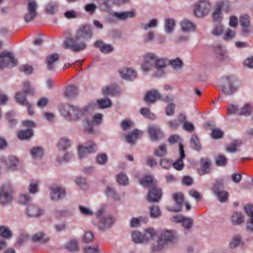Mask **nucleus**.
Listing matches in <instances>:
<instances>
[{"label":"nucleus","instance_id":"nucleus-42","mask_svg":"<svg viewBox=\"0 0 253 253\" xmlns=\"http://www.w3.org/2000/svg\"><path fill=\"white\" fill-rule=\"evenodd\" d=\"M33 130L31 129H27L25 130L20 131L18 133V136L20 139H28L33 135Z\"/></svg>","mask_w":253,"mask_h":253},{"label":"nucleus","instance_id":"nucleus-60","mask_svg":"<svg viewBox=\"0 0 253 253\" xmlns=\"http://www.w3.org/2000/svg\"><path fill=\"white\" fill-rule=\"evenodd\" d=\"M96 161L98 164L105 165L107 162V156L104 153L99 154L96 158Z\"/></svg>","mask_w":253,"mask_h":253},{"label":"nucleus","instance_id":"nucleus-59","mask_svg":"<svg viewBox=\"0 0 253 253\" xmlns=\"http://www.w3.org/2000/svg\"><path fill=\"white\" fill-rule=\"evenodd\" d=\"M223 31V27L222 25L218 23L214 26L211 33L214 36H219L222 33Z\"/></svg>","mask_w":253,"mask_h":253},{"label":"nucleus","instance_id":"nucleus-64","mask_svg":"<svg viewBox=\"0 0 253 253\" xmlns=\"http://www.w3.org/2000/svg\"><path fill=\"white\" fill-rule=\"evenodd\" d=\"M181 223L183 227L186 229H189L192 227L193 224V220L190 218L184 217Z\"/></svg>","mask_w":253,"mask_h":253},{"label":"nucleus","instance_id":"nucleus-45","mask_svg":"<svg viewBox=\"0 0 253 253\" xmlns=\"http://www.w3.org/2000/svg\"><path fill=\"white\" fill-rule=\"evenodd\" d=\"M102 92L105 95H115L118 92V87L114 85L106 86L102 89Z\"/></svg>","mask_w":253,"mask_h":253},{"label":"nucleus","instance_id":"nucleus-7","mask_svg":"<svg viewBox=\"0 0 253 253\" xmlns=\"http://www.w3.org/2000/svg\"><path fill=\"white\" fill-rule=\"evenodd\" d=\"M93 35V30L90 25H82L78 27L76 31V39L78 42H81V39L84 40L91 39Z\"/></svg>","mask_w":253,"mask_h":253},{"label":"nucleus","instance_id":"nucleus-33","mask_svg":"<svg viewBox=\"0 0 253 253\" xmlns=\"http://www.w3.org/2000/svg\"><path fill=\"white\" fill-rule=\"evenodd\" d=\"M180 25L182 31L185 32L194 31L196 27L193 23L186 19L182 20Z\"/></svg>","mask_w":253,"mask_h":253},{"label":"nucleus","instance_id":"nucleus-24","mask_svg":"<svg viewBox=\"0 0 253 253\" xmlns=\"http://www.w3.org/2000/svg\"><path fill=\"white\" fill-rule=\"evenodd\" d=\"M95 47L98 48L100 51L103 53H109L113 51V46L109 44H105L103 41L98 40L94 43Z\"/></svg>","mask_w":253,"mask_h":253},{"label":"nucleus","instance_id":"nucleus-28","mask_svg":"<svg viewBox=\"0 0 253 253\" xmlns=\"http://www.w3.org/2000/svg\"><path fill=\"white\" fill-rule=\"evenodd\" d=\"M143 132L138 130L135 129L133 130L131 132L129 133L126 136V141L129 144H134L135 143V141L142 135Z\"/></svg>","mask_w":253,"mask_h":253},{"label":"nucleus","instance_id":"nucleus-38","mask_svg":"<svg viewBox=\"0 0 253 253\" xmlns=\"http://www.w3.org/2000/svg\"><path fill=\"white\" fill-rule=\"evenodd\" d=\"M78 94V89L74 85H70L66 87L65 96L68 98H73Z\"/></svg>","mask_w":253,"mask_h":253},{"label":"nucleus","instance_id":"nucleus-63","mask_svg":"<svg viewBox=\"0 0 253 253\" xmlns=\"http://www.w3.org/2000/svg\"><path fill=\"white\" fill-rule=\"evenodd\" d=\"M241 242V237L239 235L235 236L230 243V247L234 249L238 246Z\"/></svg>","mask_w":253,"mask_h":253},{"label":"nucleus","instance_id":"nucleus-18","mask_svg":"<svg viewBox=\"0 0 253 253\" xmlns=\"http://www.w3.org/2000/svg\"><path fill=\"white\" fill-rule=\"evenodd\" d=\"M201 168L198 170V173L200 175L208 174L211 171V161L207 158H203L200 160Z\"/></svg>","mask_w":253,"mask_h":253},{"label":"nucleus","instance_id":"nucleus-13","mask_svg":"<svg viewBox=\"0 0 253 253\" xmlns=\"http://www.w3.org/2000/svg\"><path fill=\"white\" fill-rule=\"evenodd\" d=\"M144 62L141 65V68L144 72H147L154 67L156 55L153 53H147L143 56Z\"/></svg>","mask_w":253,"mask_h":253},{"label":"nucleus","instance_id":"nucleus-25","mask_svg":"<svg viewBox=\"0 0 253 253\" xmlns=\"http://www.w3.org/2000/svg\"><path fill=\"white\" fill-rule=\"evenodd\" d=\"M26 213L30 217H38L43 214V210L38 206L31 205L27 207Z\"/></svg>","mask_w":253,"mask_h":253},{"label":"nucleus","instance_id":"nucleus-14","mask_svg":"<svg viewBox=\"0 0 253 253\" xmlns=\"http://www.w3.org/2000/svg\"><path fill=\"white\" fill-rule=\"evenodd\" d=\"M50 199L54 201H58L64 198L66 195L64 189L57 186H52L49 188Z\"/></svg>","mask_w":253,"mask_h":253},{"label":"nucleus","instance_id":"nucleus-5","mask_svg":"<svg viewBox=\"0 0 253 253\" xmlns=\"http://www.w3.org/2000/svg\"><path fill=\"white\" fill-rule=\"evenodd\" d=\"M38 4L36 0H27L26 4V12L24 16L26 22L33 21L37 16Z\"/></svg>","mask_w":253,"mask_h":253},{"label":"nucleus","instance_id":"nucleus-41","mask_svg":"<svg viewBox=\"0 0 253 253\" xmlns=\"http://www.w3.org/2000/svg\"><path fill=\"white\" fill-rule=\"evenodd\" d=\"M156 235L155 230L152 228H148L145 231V233L143 234L144 243L147 242L150 240L153 239Z\"/></svg>","mask_w":253,"mask_h":253},{"label":"nucleus","instance_id":"nucleus-22","mask_svg":"<svg viewBox=\"0 0 253 253\" xmlns=\"http://www.w3.org/2000/svg\"><path fill=\"white\" fill-rule=\"evenodd\" d=\"M0 162L5 165L6 168L9 169H14L18 163V159L14 156H9L8 158L1 157Z\"/></svg>","mask_w":253,"mask_h":253},{"label":"nucleus","instance_id":"nucleus-27","mask_svg":"<svg viewBox=\"0 0 253 253\" xmlns=\"http://www.w3.org/2000/svg\"><path fill=\"white\" fill-rule=\"evenodd\" d=\"M246 213L250 216V220L247 223L248 230L253 231V205H247L244 207Z\"/></svg>","mask_w":253,"mask_h":253},{"label":"nucleus","instance_id":"nucleus-49","mask_svg":"<svg viewBox=\"0 0 253 253\" xmlns=\"http://www.w3.org/2000/svg\"><path fill=\"white\" fill-rule=\"evenodd\" d=\"M215 164L217 166H225L227 162V158L222 154H219L215 159Z\"/></svg>","mask_w":253,"mask_h":253},{"label":"nucleus","instance_id":"nucleus-40","mask_svg":"<svg viewBox=\"0 0 253 253\" xmlns=\"http://www.w3.org/2000/svg\"><path fill=\"white\" fill-rule=\"evenodd\" d=\"M71 146L70 140L66 137L61 138L58 143L59 150L65 151Z\"/></svg>","mask_w":253,"mask_h":253},{"label":"nucleus","instance_id":"nucleus-23","mask_svg":"<svg viewBox=\"0 0 253 253\" xmlns=\"http://www.w3.org/2000/svg\"><path fill=\"white\" fill-rule=\"evenodd\" d=\"M161 95L156 89H152L148 91L145 96L144 101L147 104L154 103L157 99H160Z\"/></svg>","mask_w":253,"mask_h":253},{"label":"nucleus","instance_id":"nucleus-15","mask_svg":"<svg viewBox=\"0 0 253 253\" xmlns=\"http://www.w3.org/2000/svg\"><path fill=\"white\" fill-rule=\"evenodd\" d=\"M169 63V60L165 58H157L155 61L154 67L157 70L155 73V76L156 77H161L164 74V69H165Z\"/></svg>","mask_w":253,"mask_h":253},{"label":"nucleus","instance_id":"nucleus-53","mask_svg":"<svg viewBox=\"0 0 253 253\" xmlns=\"http://www.w3.org/2000/svg\"><path fill=\"white\" fill-rule=\"evenodd\" d=\"M141 184L146 187L148 186H156L154 182L153 178L151 176H146L144 178L142 179L140 181Z\"/></svg>","mask_w":253,"mask_h":253},{"label":"nucleus","instance_id":"nucleus-11","mask_svg":"<svg viewBox=\"0 0 253 253\" xmlns=\"http://www.w3.org/2000/svg\"><path fill=\"white\" fill-rule=\"evenodd\" d=\"M95 144L91 141L86 142L85 146L79 145L78 147V155L80 159L85 157L87 154L94 153L96 151Z\"/></svg>","mask_w":253,"mask_h":253},{"label":"nucleus","instance_id":"nucleus-9","mask_svg":"<svg viewBox=\"0 0 253 253\" xmlns=\"http://www.w3.org/2000/svg\"><path fill=\"white\" fill-rule=\"evenodd\" d=\"M103 212V210H99L97 213L96 217L99 219L98 223V228L101 230H104L110 228L114 223V219L110 216H103L101 217V214Z\"/></svg>","mask_w":253,"mask_h":253},{"label":"nucleus","instance_id":"nucleus-52","mask_svg":"<svg viewBox=\"0 0 253 253\" xmlns=\"http://www.w3.org/2000/svg\"><path fill=\"white\" fill-rule=\"evenodd\" d=\"M12 235L11 232L7 227L0 226V236L4 238L9 239L11 237Z\"/></svg>","mask_w":253,"mask_h":253},{"label":"nucleus","instance_id":"nucleus-12","mask_svg":"<svg viewBox=\"0 0 253 253\" xmlns=\"http://www.w3.org/2000/svg\"><path fill=\"white\" fill-rule=\"evenodd\" d=\"M234 80L232 77H225L222 80L221 90L226 95H231L236 90L233 85Z\"/></svg>","mask_w":253,"mask_h":253},{"label":"nucleus","instance_id":"nucleus-31","mask_svg":"<svg viewBox=\"0 0 253 253\" xmlns=\"http://www.w3.org/2000/svg\"><path fill=\"white\" fill-rule=\"evenodd\" d=\"M59 56L57 53L51 54L46 57V63L48 70H52L54 69V63L58 60Z\"/></svg>","mask_w":253,"mask_h":253},{"label":"nucleus","instance_id":"nucleus-19","mask_svg":"<svg viewBox=\"0 0 253 253\" xmlns=\"http://www.w3.org/2000/svg\"><path fill=\"white\" fill-rule=\"evenodd\" d=\"M173 199L176 203V207H168L167 210L169 211L174 212L180 211L183 201V195L181 193H175L173 195Z\"/></svg>","mask_w":253,"mask_h":253},{"label":"nucleus","instance_id":"nucleus-61","mask_svg":"<svg viewBox=\"0 0 253 253\" xmlns=\"http://www.w3.org/2000/svg\"><path fill=\"white\" fill-rule=\"evenodd\" d=\"M158 21L156 19H153L148 24H142L141 25V27L145 30H147L149 28H152L156 27L157 26Z\"/></svg>","mask_w":253,"mask_h":253},{"label":"nucleus","instance_id":"nucleus-55","mask_svg":"<svg viewBox=\"0 0 253 253\" xmlns=\"http://www.w3.org/2000/svg\"><path fill=\"white\" fill-rule=\"evenodd\" d=\"M97 103L99 108L101 109L108 108L111 105V100L109 99H98Z\"/></svg>","mask_w":253,"mask_h":253},{"label":"nucleus","instance_id":"nucleus-62","mask_svg":"<svg viewBox=\"0 0 253 253\" xmlns=\"http://www.w3.org/2000/svg\"><path fill=\"white\" fill-rule=\"evenodd\" d=\"M84 132L89 134L93 133V123L92 121L88 120L86 121V124L84 125Z\"/></svg>","mask_w":253,"mask_h":253},{"label":"nucleus","instance_id":"nucleus-47","mask_svg":"<svg viewBox=\"0 0 253 253\" xmlns=\"http://www.w3.org/2000/svg\"><path fill=\"white\" fill-rule=\"evenodd\" d=\"M150 215L152 218H156L159 217L161 215L160 208L157 206H153L150 207Z\"/></svg>","mask_w":253,"mask_h":253},{"label":"nucleus","instance_id":"nucleus-37","mask_svg":"<svg viewBox=\"0 0 253 253\" xmlns=\"http://www.w3.org/2000/svg\"><path fill=\"white\" fill-rule=\"evenodd\" d=\"M32 240L34 242H40L41 244H45L48 242L49 239L46 237L42 233L39 232L34 234L32 236Z\"/></svg>","mask_w":253,"mask_h":253},{"label":"nucleus","instance_id":"nucleus-43","mask_svg":"<svg viewBox=\"0 0 253 253\" xmlns=\"http://www.w3.org/2000/svg\"><path fill=\"white\" fill-rule=\"evenodd\" d=\"M66 248L69 251L75 252L79 250V245L76 239L70 240L66 245Z\"/></svg>","mask_w":253,"mask_h":253},{"label":"nucleus","instance_id":"nucleus-50","mask_svg":"<svg viewBox=\"0 0 253 253\" xmlns=\"http://www.w3.org/2000/svg\"><path fill=\"white\" fill-rule=\"evenodd\" d=\"M167 153L166 146L165 144L161 145L158 149L154 151V155L158 157H164Z\"/></svg>","mask_w":253,"mask_h":253},{"label":"nucleus","instance_id":"nucleus-34","mask_svg":"<svg viewBox=\"0 0 253 253\" xmlns=\"http://www.w3.org/2000/svg\"><path fill=\"white\" fill-rule=\"evenodd\" d=\"M223 6L222 2H218L216 5V7L212 14V18L214 21L219 22L222 18L221 8Z\"/></svg>","mask_w":253,"mask_h":253},{"label":"nucleus","instance_id":"nucleus-16","mask_svg":"<svg viewBox=\"0 0 253 253\" xmlns=\"http://www.w3.org/2000/svg\"><path fill=\"white\" fill-rule=\"evenodd\" d=\"M162 190L156 186H153L150 189L147 195V200L149 202H158L162 196Z\"/></svg>","mask_w":253,"mask_h":253},{"label":"nucleus","instance_id":"nucleus-1","mask_svg":"<svg viewBox=\"0 0 253 253\" xmlns=\"http://www.w3.org/2000/svg\"><path fill=\"white\" fill-rule=\"evenodd\" d=\"M60 112L63 117L67 120L73 122L78 121L88 110V107L84 106L80 108L77 106L65 104L60 108Z\"/></svg>","mask_w":253,"mask_h":253},{"label":"nucleus","instance_id":"nucleus-10","mask_svg":"<svg viewBox=\"0 0 253 253\" xmlns=\"http://www.w3.org/2000/svg\"><path fill=\"white\" fill-rule=\"evenodd\" d=\"M17 64V60L14 58L13 55L8 52L0 53V69H2L9 64L12 67Z\"/></svg>","mask_w":253,"mask_h":253},{"label":"nucleus","instance_id":"nucleus-57","mask_svg":"<svg viewBox=\"0 0 253 253\" xmlns=\"http://www.w3.org/2000/svg\"><path fill=\"white\" fill-rule=\"evenodd\" d=\"M117 181L120 184L126 185L128 183V178L126 174L121 172L117 175Z\"/></svg>","mask_w":253,"mask_h":253},{"label":"nucleus","instance_id":"nucleus-26","mask_svg":"<svg viewBox=\"0 0 253 253\" xmlns=\"http://www.w3.org/2000/svg\"><path fill=\"white\" fill-rule=\"evenodd\" d=\"M213 51L216 58L219 60H223L228 57L226 51L219 44H216L213 46Z\"/></svg>","mask_w":253,"mask_h":253},{"label":"nucleus","instance_id":"nucleus-29","mask_svg":"<svg viewBox=\"0 0 253 253\" xmlns=\"http://www.w3.org/2000/svg\"><path fill=\"white\" fill-rule=\"evenodd\" d=\"M113 15L120 20H126L129 18H132L135 16V13L133 11L123 12H115Z\"/></svg>","mask_w":253,"mask_h":253},{"label":"nucleus","instance_id":"nucleus-8","mask_svg":"<svg viewBox=\"0 0 253 253\" xmlns=\"http://www.w3.org/2000/svg\"><path fill=\"white\" fill-rule=\"evenodd\" d=\"M211 4L206 0H200L195 4L194 9L195 15L199 18L207 15L210 10Z\"/></svg>","mask_w":253,"mask_h":253},{"label":"nucleus","instance_id":"nucleus-54","mask_svg":"<svg viewBox=\"0 0 253 253\" xmlns=\"http://www.w3.org/2000/svg\"><path fill=\"white\" fill-rule=\"evenodd\" d=\"M141 184L146 187L148 186H156L154 182L153 178L151 176H146L144 178L142 179L140 181Z\"/></svg>","mask_w":253,"mask_h":253},{"label":"nucleus","instance_id":"nucleus-32","mask_svg":"<svg viewBox=\"0 0 253 253\" xmlns=\"http://www.w3.org/2000/svg\"><path fill=\"white\" fill-rule=\"evenodd\" d=\"M240 24L244 27L242 32L244 34H246L248 33V30L247 29L250 26V21L249 16L247 15H243L240 18Z\"/></svg>","mask_w":253,"mask_h":253},{"label":"nucleus","instance_id":"nucleus-36","mask_svg":"<svg viewBox=\"0 0 253 253\" xmlns=\"http://www.w3.org/2000/svg\"><path fill=\"white\" fill-rule=\"evenodd\" d=\"M231 219L234 225H239L244 221V217L240 212H234L231 216Z\"/></svg>","mask_w":253,"mask_h":253},{"label":"nucleus","instance_id":"nucleus-21","mask_svg":"<svg viewBox=\"0 0 253 253\" xmlns=\"http://www.w3.org/2000/svg\"><path fill=\"white\" fill-rule=\"evenodd\" d=\"M179 147L180 158L172 164V166L175 169L178 170H181L184 167V163L182 160L185 158V155L183 146L181 143H179Z\"/></svg>","mask_w":253,"mask_h":253},{"label":"nucleus","instance_id":"nucleus-4","mask_svg":"<svg viewBox=\"0 0 253 253\" xmlns=\"http://www.w3.org/2000/svg\"><path fill=\"white\" fill-rule=\"evenodd\" d=\"M13 200V188L10 183H5L0 186V204L6 205Z\"/></svg>","mask_w":253,"mask_h":253},{"label":"nucleus","instance_id":"nucleus-39","mask_svg":"<svg viewBox=\"0 0 253 253\" xmlns=\"http://www.w3.org/2000/svg\"><path fill=\"white\" fill-rule=\"evenodd\" d=\"M191 147L196 150L199 151L201 149V144L197 135L194 134L190 139Z\"/></svg>","mask_w":253,"mask_h":253},{"label":"nucleus","instance_id":"nucleus-51","mask_svg":"<svg viewBox=\"0 0 253 253\" xmlns=\"http://www.w3.org/2000/svg\"><path fill=\"white\" fill-rule=\"evenodd\" d=\"M241 142L237 140L233 141L226 147V150L230 153H234L236 151V148L241 146Z\"/></svg>","mask_w":253,"mask_h":253},{"label":"nucleus","instance_id":"nucleus-20","mask_svg":"<svg viewBox=\"0 0 253 253\" xmlns=\"http://www.w3.org/2000/svg\"><path fill=\"white\" fill-rule=\"evenodd\" d=\"M122 78L126 80H133L136 78V72L131 68H123L119 71Z\"/></svg>","mask_w":253,"mask_h":253},{"label":"nucleus","instance_id":"nucleus-17","mask_svg":"<svg viewBox=\"0 0 253 253\" xmlns=\"http://www.w3.org/2000/svg\"><path fill=\"white\" fill-rule=\"evenodd\" d=\"M148 132L153 141L158 140L163 137V133L157 126L151 125L148 128Z\"/></svg>","mask_w":253,"mask_h":253},{"label":"nucleus","instance_id":"nucleus-58","mask_svg":"<svg viewBox=\"0 0 253 253\" xmlns=\"http://www.w3.org/2000/svg\"><path fill=\"white\" fill-rule=\"evenodd\" d=\"M140 113L145 117L154 120L156 118L154 114L151 112L150 110L147 108H143L140 110Z\"/></svg>","mask_w":253,"mask_h":253},{"label":"nucleus","instance_id":"nucleus-2","mask_svg":"<svg viewBox=\"0 0 253 253\" xmlns=\"http://www.w3.org/2000/svg\"><path fill=\"white\" fill-rule=\"evenodd\" d=\"M178 236L174 230H163L160 231L159 237L156 245L152 247L153 252L162 250L169 244H173L177 241Z\"/></svg>","mask_w":253,"mask_h":253},{"label":"nucleus","instance_id":"nucleus-35","mask_svg":"<svg viewBox=\"0 0 253 253\" xmlns=\"http://www.w3.org/2000/svg\"><path fill=\"white\" fill-rule=\"evenodd\" d=\"M30 154L34 159H41L43 155V149L40 146L34 147L31 149Z\"/></svg>","mask_w":253,"mask_h":253},{"label":"nucleus","instance_id":"nucleus-48","mask_svg":"<svg viewBox=\"0 0 253 253\" xmlns=\"http://www.w3.org/2000/svg\"><path fill=\"white\" fill-rule=\"evenodd\" d=\"M169 63L174 70L181 69L183 67L182 61L178 58H176L171 61L169 60Z\"/></svg>","mask_w":253,"mask_h":253},{"label":"nucleus","instance_id":"nucleus-30","mask_svg":"<svg viewBox=\"0 0 253 253\" xmlns=\"http://www.w3.org/2000/svg\"><path fill=\"white\" fill-rule=\"evenodd\" d=\"M26 94L27 93L23 91L17 92L15 96L17 103L22 106H28L29 102L26 99Z\"/></svg>","mask_w":253,"mask_h":253},{"label":"nucleus","instance_id":"nucleus-46","mask_svg":"<svg viewBox=\"0 0 253 253\" xmlns=\"http://www.w3.org/2000/svg\"><path fill=\"white\" fill-rule=\"evenodd\" d=\"M175 26V21L173 19H167L165 20V28L166 32H172Z\"/></svg>","mask_w":253,"mask_h":253},{"label":"nucleus","instance_id":"nucleus-6","mask_svg":"<svg viewBox=\"0 0 253 253\" xmlns=\"http://www.w3.org/2000/svg\"><path fill=\"white\" fill-rule=\"evenodd\" d=\"M224 185L222 179L216 181L212 187V191L218 198L219 201L221 203H225L227 202L229 194L225 190L221 189Z\"/></svg>","mask_w":253,"mask_h":253},{"label":"nucleus","instance_id":"nucleus-44","mask_svg":"<svg viewBox=\"0 0 253 253\" xmlns=\"http://www.w3.org/2000/svg\"><path fill=\"white\" fill-rule=\"evenodd\" d=\"M132 239L133 241L135 243H144L143 234L137 231H133L132 233Z\"/></svg>","mask_w":253,"mask_h":253},{"label":"nucleus","instance_id":"nucleus-3","mask_svg":"<svg viewBox=\"0 0 253 253\" xmlns=\"http://www.w3.org/2000/svg\"><path fill=\"white\" fill-rule=\"evenodd\" d=\"M64 36L66 40L63 42V47L65 49H70L74 52H79L86 48V44L84 41L78 42L72 36V31L68 29L64 32Z\"/></svg>","mask_w":253,"mask_h":253},{"label":"nucleus","instance_id":"nucleus-56","mask_svg":"<svg viewBox=\"0 0 253 253\" xmlns=\"http://www.w3.org/2000/svg\"><path fill=\"white\" fill-rule=\"evenodd\" d=\"M106 194L108 196L115 200H119L120 199L117 195L116 190L110 186H108L106 188Z\"/></svg>","mask_w":253,"mask_h":253}]
</instances>
